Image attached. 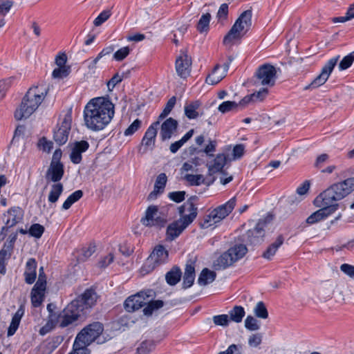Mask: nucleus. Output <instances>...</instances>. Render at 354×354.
<instances>
[{"label":"nucleus","instance_id":"nucleus-32","mask_svg":"<svg viewBox=\"0 0 354 354\" xmlns=\"http://www.w3.org/2000/svg\"><path fill=\"white\" fill-rule=\"evenodd\" d=\"M216 277V274L214 271H212L208 268H204L199 275L198 283L200 286H206L212 283L215 280Z\"/></svg>","mask_w":354,"mask_h":354},{"label":"nucleus","instance_id":"nucleus-53","mask_svg":"<svg viewBox=\"0 0 354 354\" xmlns=\"http://www.w3.org/2000/svg\"><path fill=\"white\" fill-rule=\"evenodd\" d=\"M176 102V97H172L168 100L165 109H163L162 113L158 116L159 122L160 120H163L164 118H165L170 113V112L171 111V110L173 109V108L175 106Z\"/></svg>","mask_w":354,"mask_h":354},{"label":"nucleus","instance_id":"nucleus-62","mask_svg":"<svg viewBox=\"0 0 354 354\" xmlns=\"http://www.w3.org/2000/svg\"><path fill=\"white\" fill-rule=\"evenodd\" d=\"M13 6V2L10 0H0V16L7 15Z\"/></svg>","mask_w":354,"mask_h":354},{"label":"nucleus","instance_id":"nucleus-31","mask_svg":"<svg viewBox=\"0 0 354 354\" xmlns=\"http://www.w3.org/2000/svg\"><path fill=\"white\" fill-rule=\"evenodd\" d=\"M12 245H4L0 250V273H6V261L8 260L12 252Z\"/></svg>","mask_w":354,"mask_h":354},{"label":"nucleus","instance_id":"nucleus-51","mask_svg":"<svg viewBox=\"0 0 354 354\" xmlns=\"http://www.w3.org/2000/svg\"><path fill=\"white\" fill-rule=\"evenodd\" d=\"M254 315L261 319H267L268 313L267 308L262 301H259L254 308Z\"/></svg>","mask_w":354,"mask_h":354},{"label":"nucleus","instance_id":"nucleus-6","mask_svg":"<svg viewBox=\"0 0 354 354\" xmlns=\"http://www.w3.org/2000/svg\"><path fill=\"white\" fill-rule=\"evenodd\" d=\"M252 24V12L244 11L236 19L228 34L224 37L223 43L227 44L241 39L249 30Z\"/></svg>","mask_w":354,"mask_h":354},{"label":"nucleus","instance_id":"nucleus-39","mask_svg":"<svg viewBox=\"0 0 354 354\" xmlns=\"http://www.w3.org/2000/svg\"><path fill=\"white\" fill-rule=\"evenodd\" d=\"M181 275L182 272L180 268H173L166 274L165 279L169 285L174 286L180 281Z\"/></svg>","mask_w":354,"mask_h":354},{"label":"nucleus","instance_id":"nucleus-13","mask_svg":"<svg viewBox=\"0 0 354 354\" xmlns=\"http://www.w3.org/2000/svg\"><path fill=\"white\" fill-rule=\"evenodd\" d=\"M178 211L180 216L178 221L186 226L192 223L197 216V207L191 200L181 205L178 208Z\"/></svg>","mask_w":354,"mask_h":354},{"label":"nucleus","instance_id":"nucleus-46","mask_svg":"<svg viewBox=\"0 0 354 354\" xmlns=\"http://www.w3.org/2000/svg\"><path fill=\"white\" fill-rule=\"evenodd\" d=\"M83 195V192L81 190H77L71 194L62 205V209L64 210L68 209L71 205L80 200Z\"/></svg>","mask_w":354,"mask_h":354},{"label":"nucleus","instance_id":"nucleus-44","mask_svg":"<svg viewBox=\"0 0 354 354\" xmlns=\"http://www.w3.org/2000/svg\"><path fill=\"white\" fill-rule=\"evenodd\" d=\"M83 195V192L81 190H77L71 194L62 205V209L64 210L68 209L71 205L80 200Z\"/></svg>","mask_w":354,"mask_h":354},{"label":"nucleus","instance_id":"nucleus-57","mask_svg":"<svg viewBox=\"0 0 354 354\" xmlns=\"http://www.w3.org/2000/svg\"><path fill=\"white\" fill-rule=\"evenodd\" d=\"M69 73V67H57L53 70L52 76L55 79H62L66 77Z\"/></svg>","mask_w":354,"mask_h":354},{"label":"nucleus","instance_id":"nucleus-50","mask_svg":"<svg viewBox=\"0 0 354 354\" xmlns=\"http://www.w3.org/2000/svg\"><path fill=\"white\" fill-rule=\"evenodd\" d=\"M156 346V344L152 340H147L142 342L137 348L138 354H149Z\"/></svg>","mask_w":354,"mask_h":354},{"label":"nucleus","instance_id":"nucleus-61","mask_svg":"<svg viewBox=\"0 0 354 354\" xmlns=\"http://www.w3.org/2000/svg\"><path fill=\"white\" fill-rule=\"evenodd\" d=\"M37 146L40 150L48 153L53 149V143L46 138H41L39 139Z\"/></svg>","mask_w":354,"mask_h":354},{"label":"nucleus","instance_id":"nucleus-21","mask_svg":"<svg viewBox=\"0 0 354 354\" xmlns=\"http://www.w3.org/2000/svg\"><path fill=\"white\" fill-rule=\"evenodd\" d=\"M160 126L159 120L152 123L147 131L142 140V145L147 147H153L156 142V137L158 133V129Z\"/></svg>","mask_w":354,"mask_h":354},{"label":"nucleus","instance_id":"nucleus-4","mask_svg":"<svg viewBox=\"0 0 354 354\" xmlns=\"http://www.w3.org/2000/svg\"><path fill=\"white\" fill-rule=\"evenodd\" d=\"M236 203V198L233 197L225 203L212 209L201 221V227L203 229H214L217 227L232 212Z\"/></svg>","mask_w":354,"mask_h":354},{"label":"nucleus","instance_id":"nucleus-41","mask_svg":"<svg viewBox=\"0 0 354 354\" xmlns=\"http://www.w3.org/2000/svg\"><path fill=\"white\" fill-rule=\"evenodd\" d=\"M245 312L244 308L241 306H235L230 312L229 315L230 320L236 323L241 322Z\"/></svg>","mask_w":354,"mask_h":354},{"label":"nucleus","instance_id":"nucleus-26","mask_svg":"<svg viewBox=\"0 0 354 354\" xmlns=\"http://www.w3.org/2000/svg\"><path fill=\"white\" fill-rule=\"evenodd\" d=\"M167 177L165 173L160 174L156 180L153 190L148 196L149 200L156 198L157 196L164 192Z\"/></svg>","mask_w":354,"mask_h":354},{"label":"nucleus","instance_id":"nucleus-37","mask_svg":"<svg viewBox=\"0 0 354 354\" xmlns=\"http://www.w3.org/2000/svg\"><path fill=\"white\" fill-rule=\"evenodd\" d=\"M147 301V306L144 308L143 313L147 316H150L153 314L154 311L162 308L164 305V303L162 300H150L149 298L146 297Z\"/></svg>","mask_w":354,"mask_h":354},{"label":"nucleus","instance_id":"nucleus-1","mask_svg":"<svg viewBox=\"0 0 354 354\" xmlns=\"http://www.w3.org/2000/svg\"><path fill=\"white\" fill-rule=\"evenodd\" d=\"M114 104L103 97L91 99L84 109V122L90 130L98 131L104 129L114 116Z\"/></svg>","mask_w":354,"mask_h":354},{"label":"nucleus","instance_id":"nucleus-12","mask_svg":"<svg viewBox=\"0 0 354 354\" xmlns=\"http://www.w3.org/2000/svg\"><path fill=\"white\" fill-rule=\"evenodd\" d=\"M153 295V292L148 290L130 296L124 301V308L128 312H133L138 310L147 304L146 297L151 298Z\"/></svg>","mask_w":354,"mask_h":354},{"label":"nucleus","instance_id":"nucleus-14","mask_svg":"<svg viewBox=\"0 0 354 354\" xmlns=\"http://www.w3.org/2000/svg\"><path fill=\"white\" fill-rule=\"evenodd\" d=\"M314 204L320 209L310 214L306 220L308 225H313L326 219L328 216L335 212V205H318L316 203V198Z\"/></svg>","mask_w":354,"mask_h":354},{"label":"nucleus","instance_id":"nucleus-42","mask_svg":"<svg viewBox=\"0 0 354 354\" xmlns=\"http://www.w3.org/2000/svg\"><path fill=\"white\" fill-rule=\"evenodd\" d=\"M22 234H28L30 236L35 237L37 239L41 236L44 232V227L38 223L33 224L30 226V227L28 230V232L27 230H24L23 229H21L19 231Z\"/></svg>","mask_w":354,"mask_h":354},{"label":"nucleus","instance_id":"nucleus-11","mask_svg":"<svg viewBox=\"0 0 354 354\" xmlns=\"http://www.w3.org/2000/svg\"><path fill=\"white\" fill-rule=\"evenodd\" d=\"M103 325L100 322H94L84 328L77 335L76 338L90 345L103 332Z\"/></svg>","mask_w":354,"mask_h":354},{"label":"nucleus","instance_id":"nucleus-34","mask_svg":"<svg viewBox=\"0 0 354 354\" xmlns=\"http://www.w3.org/2000/svg\"><path fill=\"white\" fill-rule=\"evenodd\" d=\"M95 251L94 245H82L80 248L77 249V257L80 261H85L89 258Z\"/></svg>","mask_w":354,"mask_h":354},{"label":"nucleus","instance_id":"nucleus-48","mask_svg":"<svg viewBox=\"0 0 354 354\" xmlns=\"http://www.w3.org/2000/svg\"><path fill=\"white\" fill-rule=\"evenodd\" d=\"M211 19L209 13L203 14L197 24V30L200 32H207L209 30V24Z\"/></svg>","mask_w":354,"mask_h":354},{"label":"nucleus","instance_id":"nucleus-25","mask_svg":"<svg viewBox=\"0 0 354 354\" xmlns=\"http://www.w3.org/2000/svg\"><path fill=\"white\" fill-rule=\"evenodd\" d=\"M271 217H267L266 218L261 219L257 223L256 227L253 230H248L247 234L248 238H250L249 241H258L257 239H252V237L257 239L262 237L264 234L263 231L265 228L267 227L268 223L271 221Z\"/></svg>","mask_w":354,"mask_h":354},{"label":"nucleus","instance_id":"nucleus-18","mask_svg":"<svg viewBox=\"0 0 354 354\" xmlns=\"http://www.w3.org/2000/svg\"><path fill=\"white\" fill-rule=\"evenodd\" d=\"M168 257V252L163 247L162 245H156L149 258L147 259V263L142 267V270L144 271L147 264H151V263H165Z\"/></svg>","mask_w":354,"mask_h":354},{"label":"nucleus","instance_id":"nucleus-3","mask_svg":"<svg viewBox=\"0 0 354 354\" xmlns=\"http://www.w3.org/2000/svg\"><path fill=\"white\" fill-rule=\"evenodd\" d=\"M354 190V178L333 184L316 197L318 205H335V211L339 207L337 201L343 199Z\"/></svg>","mask_w":354,"mask_h":354},{"label":"nucleus","instance_id":"nucleus-40","mask_svg":"<svg viewBox=\"0 0 354 354\" xmlns=\"http://www.w3.org/2000/svg\"><path fill=\"white\" fill-rule=\"evenodd\" d=\"M70 129L59 127L54 132V139L59 145L66 142L68 138Z\"/></svg>","mask_w":354,"mask_h":354},{"label":"nucleus","instance_id":"nucleus-5","mask_svg":"<svg viewBox=\"0 0 354 354\" xmlns=\"http://www.w3.org/2000/svg\"><path fill=\"white\" fill-rule=\"evenodd\" d=\"M247 252L245 245H234L214 261L213 268L216 270L225 269L243 258Z\"/></svg>","mask_w":354,"mask_h":354},{"label":"nucleus","instance_id":"nucleus-54","mask_svg":"<svg viewBox=\"0 0 354 354\" xmlns=\"http://www.w3.org/2000/svg\"><path fill=\"white\" fill-rule=\"evenodd\" d=\"M239 104L232 101H225L221 104L218 108V111L222 113H226L231 111L236 110Z\"/></svg>","mask_w":354,"mask_h":354},{"label":"nucleus","instance_id":"nucleus-49","mask_svg":"<svg viewBox=\"0 0 354 354\" xmlns=\"http://www.w3.org/2000/svg\"><path fill=\"white\" fill-rule=\"evenodd\" d=\"M61 123L59 127L66 128L71 130L72 123V110L67 109L62 112L60 118Z\"/></svg>","mask_w":354,"mask_h":354},{"label":"nucleus","instance_id":"nucleus-20","mask_svg":"<svg viewBox=\"0 0 354 354\" xmlns=\"http://www.w3.org/2000/svg\"><path fill=\"white\" fill-rule=\"evenodd\" d=\"M89 147L87 141L81 140L75 142L71 147L70 158L74 164H79L82 161V153L85 152Z\"/></svg>","mask_w":354,"mask_h":354},{"label":"nucleus","instance_id":"nucleus-19","mask_svg":"<svg viewBox=\"0 0 354 354\" xmlns=\"http://www.w3.org/2000/svg\"><path fill=\"white\" fill-rule=\"evenodd\" d=\"M191 58L187 54L180 55L176 61V70L179 76L187 77L191 71Z\"/></svg>","mask_w":354,"mask_h":354},{"label":"nucleus","instance_id":"nucleus-63","mask_svg":"<svg viewBox=\"0 0 354 354\" xmlns=\"http://www.w3.org/2000/svg\"><path fill=\"white\" fill-rule=\"evenodd\" d=\"M280 245H268L267 248L263 252L262 257L266 259H271L272 257L275 254L277 251L278 250L279 246Z\"/></svg>","mask_w":354,"mask_h":354},{"label":"nucleus","instance_id":"nucleus-22","mask_svg":"<svg viewBox=\"0 0 354 354\" xmlns=\"http://www.w3.org/2000/svg\"><path fill=\"white\" fill-rule=\"evenodd\" d=\"M6 224L8 229L21 222L24 217V211L19 207H14L8 209L5 214Z\"/></svg>","mask_w":354,"mask_h":354},{"label":"nucleus","instance_id":"nucleus-29","mask_svg":"<svg viewBox=\"0 0 354 354\" xmlns=\"http://www.w3.org/2000/svg\"><path fill=\"white\" fill-rule=\"evenodd\" d=\"M24 306L21 305L12 318L10 324L8 329V336H12L16 333L19 328L21 319L24 315Z\"/></svg>","mask_w":354,"mask_h":354},{"label":"nucleus","instance_id":"nucleus-52","mask_svg":"<svg viewBox=\"0 0 354 354\" xmlns=\"http://www.w3.org/2000/svg\"><path fill=\"white\" fill-rule=\"evenodd\" d=\"M24 133H25V127L23 126H19L17 127L13 138L12 140V145H15L16 144H19L20 142L24 143Z\"/></svg>","mask_w":354,"mask_h":354},{"label":"nucleus","instance_id":"nucleus-43","mask_svg":"<svg viewBox=\"0 0 354 354\" xmlns=\"http://www.w3.org/2000/svg\"><path fill=\"white\" fill-rule=\"evenodd\" d=\"M245 146L239 144L236 145L233 147V149L230 153H227L226 156L228 158L229 162L234 161L240 159L244 154Z\"/></svg>","mask_w":354,"mask_h":354},{"label":"nucleus","instance_id":"nucleus-7","mask_svg":"<svg viewBox=\"0 0 354 354\" xmlns=\"http://www.w3.org/2000/svg\"><path fill=\"white\" fill-rule=\"evenodd\" d=\"M78 301H72L59 313H54L57 324L61 328H65L76 322L82 315L78 308Z\"/></svg>","mask_w":354,"mask_h":354},{"label":"nucleus","instance_id":"nucleus-9","mask_svg":"<svg viewBox=\"0 0 354 354\" xmlns=\"http://www.w3.org/2000/svg\"><path fill=\"white\" fill-rule=\"evenodd\" d=\"M167 218L165 213L160 211L157 206H149L145 212V217L142 218L141 223L145 226L163 227L167 223Z\"/></svg>","mask_w":354,"mask_h":354},{"label":"nucleus","instance_id":"nucleus-33","mask_svg":"<svg viewBox=\"0 0 354 354\" xmlns=\"http://www.w3.org/2000/svg\"><path fill=\"white\" fill-rule=\"evenodd\" d=\"M195 279V268L192 264H187L183 276V287L189 288L194 283Z\"/></svg>","mask_w":354,"mask_h":354},{"label":"nucleus","instance_id":"nucleus-24","mask_svg":"<svg viewBox=\"0 0 354 354\" xmlns=\"http://www.w3.org/2000/svg\"><path fill=\"white\" fill-rule=\"evenodd\" d=\"M64 175V167L62 164H50L46 174L47 183H59Z\"/></svg>","mask_w":354,"mask_h":354},{"label":"nucleus","instance_id":"nucleus-58","mask_svg":"<svg viewBox=\"0 0 354 354\" xmlns=\"http://www.w3.org/2000/svg\"><path fill=\"white\" fill-rule=\"evenodd\" d=\"M142 121L139 119H136L131 124L124 132V136H130L136 133L141 127Z\"/></svg>","mask_w":354,"mask_h":354},{"label":"nucleus","instance_id":"nucleus-17","mask_svg":"<svg viewBox=\"0 0 354 354\" xmlns=\"http://www.w3.org/2000/svg\"><path fill=\"white\" fill-rule=\"evenodd\" d=\"M233 59L232 56L228 57V61L223 64V68L219 65H216L212 73L207 77L206 82L210 85H214L220 82L225 76Z\"/></svg>","mask_w":354,"mask_h":354},{"label":"nucleus","instance_id":"nucleus-60","mask_svg":"<svg viewBox=\"0 0 354 354\" xmlns=\"http://www.w3.org/2000/svg\"><path fill=\"white\" fill-rule=\"evenodd\" d=\"M111 15V12L109 10L102 11L94 20L93 24L95 26H100L105 22Z\"/></svg>","mask_w":354,"mask_h":354},{"label":"nucleus","instance_id":"nucleus-2","mask_svg":"<svg viewBox=\"0 0 354 354\" xmlns=\"http://www.w3.org/2000/svg\"><path fill=\"white\" fill-rule=\"evenodd\" d=\"M48 88L44 84L31 86L22 99L21 103L15 112L17 120L26 119L35 113L44 101Z\"/></svg>","mask_w":354,"mask_h":354},{"label":"nucleus","instance_id":"nucleus-47","mask_svg":"<svg viewBox=\"0 0 354 354\" xmlns=\"http://www.w3.org/2000/svg\"><path fill=\"white\" fill-rule=\"evenodd\" d=\"M56 325H57V322L55 319L54 313H51L48 316V319L46 324L40 328L39 333L41 335H45L46 334L50 332Z\"/></svg>","mask_w":354,"mask_h":354},{"label":"nucleus","instance_id":"nucleus-56","mask_svg":"<svg viewBox=\"0 0 354 354\" xmlns=\"http://www.w3.org/2000/svg\"><path fill=\"white\" fill-rule=\"evenodd\" d=\"M228 15V5L227 3H223L221 5L218 12L216 14V18L218 22L223 24L227 18Z\"/></svg>","mask_w":354,"mask_h":354},{"label":"nucleus","instance_id":"nucleus-55","mask_svg":"<svg viewBox=\"0 0 354 354\" xmlns=\"http://www.w3.org/2000/svg\"><path fill=\"white\" fill-rule=\"evenodd\" d=\"M354 62V53H350L348 55L345 56L339 64V69L340 71H344L348 68Z\"/></svg>","mask_w":354,"mask_h":354},{"label":"nucleus","instance_id":"nucleus-10","mask_svg":"<svg viewBox=\"0 0 354 354\" xmlns=\"http://www.w3.org/2000/svg\"><path fill=\"white\" fill-rule=\"evenodd\" d=\"M339 59V55L330 59L322 67L321 73L311 82L310 84L306 85L304 88V90L315 89L324 84L329 78Z\"/></svg>","mask_w":354,"mask_h":354},{"label":"nucleus","instance_id":"nucleus-38","mask_svg":"<svg viewBox=\"0 0 354 354\" xmlns=\"http://www.w3.org/2000/svg\"><path fill=\"white\" fill-rule=\"evenodd\" d=\"M183 178L191 186H199L205 184V177L201 174H185Z\"/></svg>","mask_w":354,"mask_h":354},{"label":"nucleus","instance_id":"nucleus-28","mask_svg":"<svg viewBox=\"0 0 354 354\" xmlns=\"http://www.w3.org/2000/svg\"><path fill=\"white\" fill-rule=\"evenodd\" d=\"M183 223H180L178 220L170 224L167 229V240L173 241L178 236L181 232L187 227Z\"/></svg>","mask_w":354,"mask_h":354},{"label":"nucleus","instance_id":"nucleus-27","mask_svg":"<svg viewBox=\"0 0 354 354\" xmlns=\"http://www.w3.org/2000/svg\"><path fill=\"white\" fill-rule=\"evenodd\" d=\"M37 262L34 259L28 260L24 272L25 281L28 284H32L36 279Z\"/></svg>","mask_w":354,"mask_h":354},{"label":"nucleus","instance_id":"nucleus-30","mask_svg":"<svg viewBox=\"0 0 354 354\" xmlns=\"http://www.w3.org/2000/svg\"><path fill=\"white\" fill-rule=\"evenodd\" d=\"M227 162L229 160L225 154H218L213 163L207 165L209 171L212 174L221 171Z\"/></svg>","mask_w":354,"mask_h":354},{"label":"nucleus","instance_id":"nucleus-35","mask_svg":"<svg viewBox=\"0 0 354 354\" xmlns=\"http://www.w3.org/2000/svg\"><path fill=\"white\" fill-rule=\"evenodd\" d=\"M64 190L63 185L61 183H56L51 185L48 200L51 203H56Z\"/></svg>","mask_w":354,"mask_h":354},{"label":"nucleus","instance_id":"nucleus-59","mask_svg":"<svg viewBox=\"0 0 354 354\" xmlns=\"http://www.w3.org/2000/svg\"><path fill=\"white\" fill-rule=\"evenodd\" d=\"M245 326L250 330H257L260 326L258 321L252 316H248L245 320Z\"/></svg>","mask_w":354,"mask_h":354},{"label":"nucleus","instance_id":"nucleus-64","mask_svg":"<svg viewBox=\"0 0 354 354\" xmlns=\"http://www.w3.org/2000/svg\"><path fill=\"white\" fill-rule=\"evenodd\" d=\"M130 53V49L129 47L125 46L120 48L113 55V58L116 61H122L126 57L128 56V55Z\"/></svg>","mask_w":354,"mask_h":354},{"label":"nucleus","instance_id":"nucleus-15","mask_svg":"<svg viewBox=\"0 0 354 354\" xmlns=\"http://www.w3.org/2000/svg\"><path fill=\"white\" fill-rule=\"evenodd\" d=\"M46 288V279L40 274L31 291V303L34 307L39 306L43 302Z\"/></svg>","mask_w":354,"mask_h":354},{"label":"nucleus","instance_id":"nucleus-36","mask_svg":"<svg viewBox=\"0 0 354 354\" xmlns=\"http://www.w3.org/2000/svg\"><path fill=\"white\" fill-rule=\"evenodd\" d=\"M201 103L198 101H194L187 104L185 106V114L189 119H195L199 115L198 109Z\"/></svg>","mask_w":354,"mask_h":354},{"label":"nucleus","instance_id":"nucleus-45","mask_svg":"<svg viewBox=\"0 0 354 354\" xmlns=\"http://www.w3.org/2000/svg\"><path fill=\"white\" fill-rule=\"evenodd\" d=\"M83 195V192L81 190H77L71 194L62 205V209L64 210L68 209L71 205L80 200Z\"/></svg>","mask_w":354,"mask_h":354},{"label":"nucleus","instance_id":"nucleus-23","mask_svg":"<svg viewBox=\"0 0 354 354\" xmlns=\"http://www.w3.org/2000/svg\"><path fill=\"white\" fill-rule=\"evenodd\" d=\"M178 127V122L172 118L167 119L160 127V136L162 140L171 138Z\"/></svg>","mask_w":354,"mask_h":354},{"label":"nucleus","instance_id":"nucleus-16","mask_svg":"<svg viewBox=\"0 0 354 354\" xmlns=\"http://www.w3.org/2000/svg\"><path fill=\"white\" fill-rule=\"evenodd\" d=\"M97 299L96 292L92 289H87L81 296L73 301H78V308L84 314L86 310L92 308L96 304Z\"/></svg>","mask_w":354,"mask_h":354},{"label":"nucleus","instance_id":"nucleus-8","mask_svg":"<svg viewBox=\"0 0 354 354\" xmlns=\"http://www.w3.org/2000/svg\"><path fill=\"white\" fill-rule=\"evenodd\" d=\"M277 70L272 65L263 64L256 72L254 84L257 86H272L276 80Z\"/></svg>","mask_w":354,"mask_h":354}]
</instances>
